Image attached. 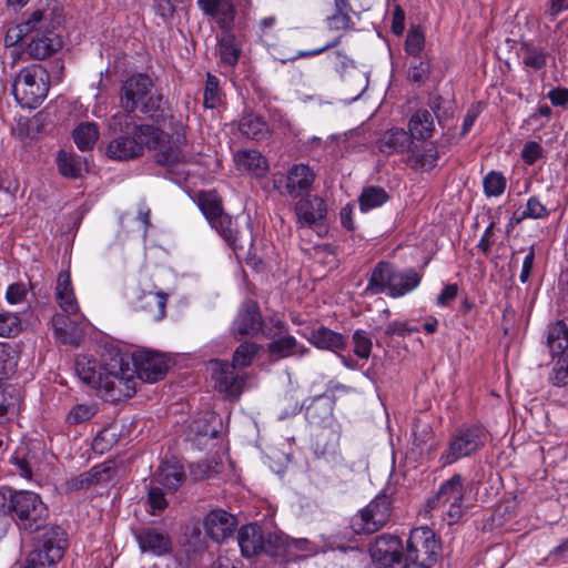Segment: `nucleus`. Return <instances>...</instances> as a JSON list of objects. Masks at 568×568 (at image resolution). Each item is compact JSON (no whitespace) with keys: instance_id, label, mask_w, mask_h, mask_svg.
Returning a JSON list of instances; mask_svg holds the SVG:
<instances>
[{"instance_id":"nucleus-1","label":"nucleus","mask_w":568,"mask_h":568,"mask_svg":"<svg viewBox=\"0 0 568 568\" xmlns=\"http://www.w3.org/2000/svg\"><path fill=\"white\" fill-rule=\"evenodd\" d=\"M114 372L120 374L111 384L113 402L130 398L135 393L136 378L146 383H155L162 379L169 368L164 354L150 349H138L131 356L116 354Z\"/></svg>"},{"instance_id":"nucleus-2","label":"nucleus","mask_w":568,"mask_h":568,"mask_svg":"<svg viewBox=\"0 0 568 568\" xmlns=\"http://www.w3.org/2000/svg\"><path fill=\"white\" fill-rule=\"evenodd\" d=\"M113 139L106 148V155L116 161H129L143 154L144 146L156 149L164 131L150 124H136L129 114L116 113L108 123Z\"/></svg>"},{"instance_id":"nucleus-3","label":"nucleus","mask_w":568,"mask_h":568,"mask_svg":"<svg viewBox=\"0 0 568 568\" xmlns=\"http://www.w3.org/2000/svg\"><path fill=\"white\" fill-rule=\"evenodd\" d=\"M120 105L124 110L122 114L131 116L136 110L156 124H164L166 120H173L169 115L168 103L159 90H154L152 79L144 73H135L129 77L120 89ZM121 114V112H119Z\"/></svg>"},{"instance_id":"nucleus-4","label":"nucleus","mask_w":568,"mask_h":568,"mask_svg":"<svg viewBox=\"0 0 568 568\" xmlns=\"http://www.w3.org/2000/svg\"><path fill=\"white\" fill-rule=\"evenodd\" d=\"M0 511L11 517L19 530L28 534L39 530H43L44 534L52 527L47 526L48 506L34 491L13 490L8 486H0Z\"/></svg>"},{"instance_id":"nucleus-5","label":"nucleus","mask_w":568,"mask_h":568,"mask_svg":"<svg viewBox=\"0 0 568 568\" xmlns=\"http://www.w3.org/2000/svg\"><path fill=\"white\" fill-rule=\"evenodd\" d=\"M170 122L175 138L172 143L163 144L166 136L164 133L160 146L155 149L159 150L155 154V161L166 168L172 181L182 183L187 180L189 171L185 165L192 162L193 155L183 150L186 143L184 125L180 121H174V119Z\"/></svg>"},{"instance_id":"nucleus-6","label":"nucleus","mask_w":568,"mask_h":568,"mask_svg":"<svg viewBox=\"0 0 568 568\" xmlns=\"http://www.w3.org/2000/svg\"><path fill=\"white\" fill-rule=\"evenodd\" d=\"M48 71L40 64L29 65L20 71L12 84V93L17 102L23 106L37 108L49 92Z\"/></svg>"},{"instance_id":"nucleus-7","label":"nucleus","mask_w":568,"mask_h":568,"mask_svg":"<svg viewBox=\"0 0 568 568\" xmlns=\"http://www.w3.org/2000/svg\"><path fill=\"white\" fill-rule=\"evenodd\" d=\"M67 537L64 530L58 526L42 534L41 539L32 551L29 552L23 564L16 568H55L64 555Z\"/></svg>"},{"instance_id":"nucleus-8","label":"nucleus","mask_w":568,"mask_h":568,"mask_svg":"<svg viewBox=\"0 0 568 568\" xmlns=\"http://www.w3.org/2000/svg\"><path fill=\"white\" fill-rule=\"evenodd\" d=\"M488 439L487 429L479 424L463 425L452 435L447 448L442 453L444 465L469 457L481 449Z\"/></svg>"},{"instance_id":"nucleus-9","label":"nucleus","mask_w":568,"mask_h":568,"mask_svg":"<svg viewBox=\"0 0 568 568\" xmlns=\"http://www.w3.org/2000/svg\"><path fill=\"white\" fill-rule=\"evenodd\" d=\"M392 511L393 506L390 497L384 493L379 494L352 518V529L357 535L374 534L386 526L392 516Z\"/></svg>"},{"instance_id":"nucleus-10","label":"nucleus","mask_w":568,"mask_h":568,"mask_svg":"<svg viewBox=\"0 0 568 568\" xmlns=\"http://www.w3.org/2000/svg\"><path fill=\"white\" fill-rule=\"evenodd\" d=\"M439 554L440 544L430 528L418 527L410 531L405 555L407 567L410 561L419 568H429L437 561Z\"/></svg>"},{"instance_id":"nucleus-11","label":"nucleus","mask_w":568,"mask_h":568,"mask_svg":"<svg viewBox=\"0 0 568 568\" xmlns=\"http://www.w3.org/2000/svg\"><path fill=\"white\" fill-rule=\"evenodd\" d=\"M116 363V355L105 363L103 366H98L93 361L85 358L78 359L75 363V369L79 378L95 388L99 394L106 400H112L111 384L115 381V377H120V374L113 368V364Z\"/></svg>"},{"instance_id":"nucleus-12","label":"nucleus","mask_w":568,"mask_h":568,"mask_svg":"<svg viewBox=\"0 0 568 568\" xmlns=\"http://www.w3.org/2000/svg\"><path fill=\"white\" fill-rule=\"evenodd\" d=\"M402 549V540L398 537L384 534L375 538L369 552L379 568H407V558Z\"/></svg>"},{"instance_id":"nucleus-13","label":"nucleus","mask_w":568,"mask_h":568,"mask_svg":"<svg viewBox=\"0 0 568 568\" xmlns=\"http://www.w3.org/2000/svg\"><path fill=\"white\" fill-rule=\"evenodd\" d=\"M263 318L257 302L246 300L240 307L232 324V335L236 339L254 337L263 331Z\"/></svg>"},{"instance_id":"nucleus-14","label":"nucleus","mask_w":568,"mask_h":568,"mask_svg":"<svg viewBox=\"0 0 568 568\" xmlns=\"http://www.w3.org/2000/svg\"><path fill=\"white\" fill-rule=\"evenodd\" d=\"M235 366L223 361L211 362V377L215 388L229 397H239L245 384L243 376L235 373Z\"/></svg>"},{"instance_id":"nucleus-15","label":"nucleus","mask_w":568,"mask_h":568,"mask_svg":"<svg viewBox=\"0 0 568 568\" xmlns=\"http://www.w3.org/2000/svg\"><path fill=\"white\" fill-rule=\"evenodd\" d=\"M210 225L223 237L235 253L244 251L246 246H251L253 243L251 231L247 229L240 230L236 222H234L232 216L227 213L220 215L212 221Z\"/></svg>"},{"instance_id":"nucleus-16","label":"nucleus","mask_w":568,"mask_h":568,"mask_svg":"<svg viewBox=\"0 0 568 568\" xmlns=\"http://www.w3.org/2000/svg\"><path fill=\"white\" fill-rule=\"evenodd\" d=\"M236 526V517L221 508L211 510L203 520L206 535L217 542H222L233 536Z\"/></svg>"},{"instance_id":"nucleus-17","label":"nucleus","mask_w":568,"mask_h":568,"mask_svg":"<svg viewBox=\"0 0 568 568\" xmlns=\"http://www.w3.org/2000/svg\"><path fill=\"white\" fill-rule=\"evenodd\" d=\"M27 21L32 31L55 33L54 31L64 21L63 9L52 0L44 7L34 10Z\"/></svg>"},{"instance_id":"nucleus-18","label":"nucleus","mask_w":568,"mask_h":568,"mask_svg":"<svg viewBox=\"0 0 568 568\" xmlns=\"http://www.w3.org/2000/svg\"><path fill=\"white\" fill-rule=\"evenodd\" d=\"M168 294L163 292H134L132 306L135 311L144 312L151 320L160 321L165 316Z\"/></svg>"},{"instance_id":"nucleus-19","label":"nucleus","mask_w":568,"mask_h":568,"mask_svg":"<svg viewBox=\"0 0 568 568\" xmlns=\"http://www.w3.org/2000/svg\"><path fill=\"white\" fill-rule=\"evenodd\" d=\"M134 537L142 552L160 556L169 552L171 549L170 536L163 530L144 527L135 530Z\"/></svg>"},{"instance_id":"nucleus-20","label":"nucleus","mask_w":568,"mask_h":568,"mask_svg":"<svg viewBox=\"0 0 568 568\" xmlns=\"http://www.w3.org/2000/svg\"><path fill=\"white\" fill-rule=\"evenodd\" d=\"M237 542L244 557H253L262 551L272 554L263 535V530L255 524L243 526L237 535Z\"/></svg>"},{"instance_id":"nucleus-21","label":"nucleus","mask_w":568,"mask_h":568,"mask_svg":"<svg viewBox=\"0 0 568 568\" xmlns=\"http://www.w3.org/2000/svg\"><path fill=\"white\" fill-rule=\"evenodd\" d=\"M315 180L313 170L303 163L293 165L286 176V192L292 197L307 194Z\"/></svg>"},{"instance_id":"nucleus-22","label":"nucleus","mask_w":568,"mask_h":568,"mask_svg":"<svg viewBox=\"0 0 568 568\" xmlns=\"http://www.w3.org/2000/svg\"><path fill=\"white\" fill-rule=\"evenodd\" d=\"M298 222L313 226L321 224L326 216V204L320 196L303 197L295 205Z\"/></svg>"},{"instance_id":"nucleus-23","label":"nucleus","mask_w":568,"mask_h":568,"mask_svg":"<svg viewBox=\"0 0 568 568\" xmlns=\"http://www.w3.org/2000/svg\"><path fill=\"white\" fill-rule=\"evenodd\" d=\"M114 473V468L104 463L100 465H95L90 470L84 471L70 480L67 481V489L69 491H78L82 489H87L94 484L105 483L111 480L112 475Z\"/></svg>"},{"instance_id":"nucleus-24","label":"nucleus","mask_w":568,"mask_h":568,"mask_svg":"<svg viewBox=\"0 0 568 568\" xmlns=\"http://www.w3.org/2000/svg\"><path fill=\"white\" fill-rule=\"evenodd\" d=\"M423 274L413 267L398 270L393 265L390 297L398 298L414 291L422 281Z\"/></svg>"},{"instance_id":"nucleus-25","label":"nucleus","mask_w":568,"mask_h":568,"mask_svg":"<svg viewBox=\"0 0 568 568\" xmlns=\"http://www.w3.org/2000/svg\"><path fill=\"white\" fill-rule=\"evenodd\" d=\"M200 9L212 17L224 30H230L235 16L234 6L230 0H197Z\"/></svg>"},{"instance_id":"nucleus-26","label":"nucleus","mask_w":568,"mask_h":568,"mask_svg":"<svg viewBox=\"0 0 568 568\" xmlns=\"http://www.w3.org/2000/svg\"><path fill=\"white\" fill-rule=\"evenodd\" d=\"M406 163L414 170L430 171L437 165L439 152L434 143L423 145L412 144Z\"/></svg>"},{"instance_id":"nucleus-27","label":"nucleus","mask_w":568,"mask_h":568,"mask_svg":"<svg viewBox=\"0 0 568 568\" xmlns=\"http://www.w3.org/2000/svg\"><path fill=\"white\" fill-rule=\"evenodd\" d=\"M377 149L387 155L394 153H404L413 144V138L409 131L393 128L387 130L376 142Z\"/></svg>"},{"instance_id":"nucleus-28","label":"nucleus","mask_w":568,"mask_h":568,"mask_svg":"<svg viewBox=\"0 0 568 568\" xmlns=\"http://www.w3.org/2000/svg\"><path fill=\"white\" fill-rule=\"evenodd\" d=\"M271 339L267 344V353L272 362L296 355L303 356L307 352L292 335L284 334Z\"/></svg>"},{"instance_id":"nucleus-29","label":"nucleus","mask_w":568,"mask_h":568,"mask_svg":"<svg viewBox=\"0 0 568 568\" xmlns=\"http://www.w3.org/2000/svg\"><path fill=\"white\" fill-rule=\"evenodd\" d=\"M28 44L27 52L36 60H43L55 53L62 45L61 38L57 33L34 31Z\"/></svg>"},{"instance_id":"nucleus-30","label":"nucleus","mask_w":568,"mask_h":568,"mask_svg":"<svg viewBox=\"0 0 568 568\" xmlns=\"http://www.w3.org/2000/svg\"><path fill=\"white\" fill-rule=\"evenodd\" d=\"M393 264L386 261L378 262L372 270L365 293L378 295L387 293L390 295Z\"/></svg>"},{"instance_id":"nucleus-31","label":"nucleus","mask_w":568,"mask_h":568,"mask_svg":"<svg viewBox=\"0 0 568 568\" xmlns=\"http://www.w3.org/2000/svg\"><path fill=\"white\" fill-rule=\"evenodd\" d=\"M185 480L183 467L178 463L163 462L154 474L153 481L168 491H175Z\"/></svg>"},{"instance_id":"nucleus-32","label":"nucleus","mask_w":568,"mask_h":568,"mask_svg":"<svg viewBox=\"0 0 568 568\" xmlns=\"http://www.w3.org/2000/svg\"><path fill=\"white\" fill-rule=\"evenodd\" d=\"M55 297L59 306L65 314H77L79 306L71 285L70 274L67 272L59 274L55 287Z\"/></svg>"},{"instance_id":"nucleus-33","label":"nucleus","mask_w":568,"mask_h":568,"mask_svg":"<svg viewBox=\"0 0 568 568\" xmlns=\"http://www.w3.org/2000/svg\"><path fill=\"white\" fill-rule=\"evenodd\" d=\"M434 129V114L426 109L417 110L408 123V131L413 139H428L433 135Z\"/></svg>"},{"instance_id":"nucleus-34","label":"nucleus","mask_w":568,"mask_h":568,"mask_svg":"<svg viewBox=\"0 0 568 568\" xmlns=\"http://www.w3.org/2000/svg\"><path fill=\"white\" fill-rule=\"evenodd\" d=\"M310 343L320 349L337 352L346 345L342 334L334 332L325 326L313 331L308 337Z\"/></svg>"},{"instance_id":"nucleus-35","label":"nucleus","mask_w":568,"mask_h":568,"mask_svg":"<svg viewBox=\"0 0 568 568\" xmlns=\"http://www.w3.org/2000/svg\"><path fill=\"white\" fill-rule=\"evenodd\" d=\"M51 322L55 336L63 344L77 345L79 343L81 334L77 324L69 316L54 314Z\"/></svg>"},{"instance_id":"nucleus-36","label":"nucleus","mask_w":568,"mask_h":568,"mask_svg":"<svg viewBox=\"0 0 568 568\" xmlns=\"http://www.w3.org/2000/svg\"><path fill=\"white\" fill-rule=\"evenodd\" d=\"M547 346L552 357L562 356L568 352V327L559 321L548 327Z\"/></svg>"},{"instance_id":"nucleus-37","label":"nucleus","mask_w":568,"mask_h":568,"mask_svg":"<svg viewBox=\"0 0 568 568\" xmlns=\"http://www.w3.org/2000/svg\"><path fill=\"white\" fill-rule=\"evenodd\" d=\"M463 481V477L459 474H455L440 485L437 494L428 500L427 506L432 509L445 506L455 494L465 489Z\"/></svg>"},{"instance_id":"nucleus-38","label":"nucleus","mask_w":568,"mask_h":568,"mask_svg":"<svg viewBox=\"0 0 568 568\" xmlns=\"http://www.w3.org/2000/svg\"><path fill=\"white\" fill-rule=\"evenodd\" d=\"M234 160L240 170L252 172L255 175H260L267 170L266 159L255 150L239 151Z\"/></svg>"},{"instance_id":"nucleus-39","label":"nucleus","mask_w":568,"mask_h":568,"mask_svg":"<svg viewBox=\"0 0 568 568\" xmlns=\"http://www.w3.org/2000/svg\"><path fill=\"white\" fill-rule=\"evenodd\" d=\"M197 205L209 223L225 213L222 197L216 191H201L197 194Z\"/></svg>"},{"instance_id":"nucleus-40","label":"nucleus","mask_w":568,"mask_h":568,"mask_svg":"<svg viewBox=\"0 0 568 568\" xmlns=\"http://www.w3.org/2000/svg\"><path fill=\"white\" fill-rule=\"evenodd\" d=\"M240 132L255 141L264 140L268 135L267 123L258 115L246 114L239 124Z\"/></svg>"},{"instance_id":"nucleus-41","label":"nucleus","mask_w":568,"mask_h":568,"mask_svg":"<svg viewBox=\"0 0 568 568\" xmlns=\"http://www.w3.org/2000/svg\"><path fill=\"white\" fill-rule=\"evenodd\" d=\"M99 135V128L94 122L80 123L72 133L74 143L81 151L92 150Z\"/></svg>"},{"instance_id":"nucleus-42","label":"nucleus","mask_w":568,"mask_h":568,"mask_svg":"<svg viewBox=\"0 0 568 568\" xmlns=\"http://www.w3.org/2000/svg\"><path fill=\"white\" fill-rule=\"evenodd\" d=\"M339 445V434L333 428H323L315 437L314 452L318 457L335 455Z\"/></svg>"},{"instance_id":"nucleus-43","label":"nucleus","mask_w":568,"mask_h":568,"mask_svg":"<svg viewBox=\"0 0 568 568\" xmlns=\"http://www.w3.org/2000/svg\"><path fill=\"white\" fill-rule=\"evenodd\" d=\"M389 200L388 193L384 187L377 185H369L363 189L358 204L362 212L376 209L385 204Z\"/></svg>"},{"instance_id":"nucleus-44","label":"nucleus","mask_w":568,"mask_h":568,"mask_svg":"<svg viewBox=\"0 0 568 568\" xmlns=\"http://www.w3.org/2000/svg\"><path fill=\"white\" fill-rule=\"evenodd\" d=\"M59 173L64 178L77 179L81 174V160L75 154L60 150L55 159Z\"/></svg>"},{"instance_id":"nucleus-45","label":"nucleus","mask_w":568,"mask_h":568,"mask_svg":"<svg viewBox=\"0 0 568 568\" xmlns=\"http://www.w3.org/2000/svg\"><path fill=\"white\" fill-rule=\"evenodd\" d=\"M219 50L221 61L229 65L234 67L240 58L241 49L236 43V39L231 33H225L219 41Z\"/></svg>"},{"instance_id":"nucleus-46","label":"nucleus","mask_w":568,"mask_h":568,"mask_svg":"<svg viewBox=\"0 0 568 568\" xmlns=\"http://www.w3.org/2000/svg\"><path fill=\"white\" fill-rule=\"evenodd\" d=\"M332 408L324 400V396H317L305 407V417L311 424H321L331 416Z\"/></svg>"},{"instance_id":"nucleus-47","label":"nucleus","mask_w":568,"mask_h":568,"mask_svg":"<svg viewBox=\"0 0 568 568\" xmlns=\"http://www.w3.org/2000/svg\"><path fill=\"white\" fill-rule=\"evenodd\" d=\"M260 348L261 345L254 342H244L240 344L233 354L232 365L241 368L250 366Z\"/></svg>"},{"instance_id":"nucleus-48","label":"nucleus","mask_w":568,"mask_h":568,"mask_svg":"<svg viewBox=\"0 0 568 568\" xmlns=\"http://www.w3.org/2000/svg\"><path fill=\"white\" fill-rule=\"evenodd\" d=\"M548 53L536 45L525 44L523 47V63L535 70H540L547 64Z\"/></svg>"},{"instance_id":"nucleus-49","label":"nucleus","mask_w":568,"mask_h":568,"mask_svg":"<svg viewBox=\"0 0 568 568\" xmlns=\"http://www.w3.org/2000/svg\"><path fill=\"white\" fill-rule=\"evenodd\" d=\"M17 367L16 352L8 343H0V379L13 374Z\"/></svg>"},{"instance_id":"nucleus-50","label":"nucleus","mask_w":568,"mask_h":568,"mask_svg":"<svg viewBox=\"0 0 568 568\" xmlns=\"http://www.w3.org/2000/svg\"><path fill=\"white\" fill-rule=\"evenodd\" d=\"M425 47V36L419 26H413L407 33L405 51L412 57L420 55Z\"/></svg>"},{"instance_id":"nucleus-51","label":"nucleus","mask_w":568,"mask_h":568,"mask_svg":"<svg viewBox=\"0 0 568 568\" xmlns=\"http://www.w3.org/2000/svg\"><path fill=\"white\" fill-rule=\"evenodd\" d=\"M506 184V178L496 171H490L483 181L484 192L487 196H499L504 193Z\"/></svg>"},{"instance_id":"nucleus-52","label":"nucleus","mask_w":568,"mask_h":568,"mask_svg":"<svg viewBox=\"0 0 568 568\" xmlns=\"http://www.w3.org/2000/svg\"><path fill=\"white\" fill-rule=\"evenodd\" d=\"M118 432L114 427L108 426L101 429L92 443V448L103 454L104 452L111 449V447L118 442Z\"/></svg>"},{"instance_id":"nucleus-53","label":"nucleus","mask_w":568,"mask_h":568,"mask_svg":"<svg viewBox=\"0 0 568 568\" xmlns=\"http://www.w3.org/2000/svg\"><path fill=\"white\" fill-rule=\"evenodd\" d=\"M97 414L94 405L78 404L74 405L67 415L65 422L71 425H80L90 420Z\"/></svg>"},{"instance_id":"nucleus-54","label":"nucleus","mask_w":568,"mask_h":568,"mask_svg":"<svg viewBox=\"0 0 568 568\" xmlns=\"http://www.w3.org/2000/svg\"><path fill=\"white\" fill-rule=\"evenodd\" d=\"M430 72V62L427 58L420 55L414 57L409 67V78L416 83H424Z\"/></svg>"},{"instance_id":"nucleus-55","label":"nucleus","mask_w":568,"mask_h":568,"mask_svg":"<svg viewBox=\"0 0 568 568\" xmlns=\"http://www.w3.org/2000/svg\"><path fill=\"white\" fill-rule=\"evenodd\" d=\"M21 321L13 313H0V336L12 337L20 333Z\"/></svg>"},{"instance_id":"nucleus-56","label":"nucleus","mask_w":568,"mask_h":568,"mask_svg":"<svg viewBox=\"0 0 568 568\" xmlns=\"http://www.w3.org/2000/svg\"><path fill=\"white\" fill-rule=\"evenodd\" d=\"M354 353L363 359H367L372 352V339L367 332L363 329H356L353 334Z\"/></svg>"},{"instance_id":"nucleus-57","label":"nucleus","mask_w":568,"mask_h":568,"mask_svg":"<svg viewBox=\"0 0 568 568\" xmlns=\"http://www.w3.org/2000/svg\"><path fill=\"white\" fill-rule=\"evenodd\" d=\"M204 106L214 109L220 103L219 80L215 75L207 73L204 89Z\"/></svg>"},{"instance_id":"nucleus-58","label":"nucleus","mask_w":568,"mask_h":568,"mask_svg":"<svg viewBox=\"0 0 568 568\" xmlns=\"http://www.w3.org/2000/svg\"><path fill=\"white\" fill-rule=\"evenodd\" d=\"M548 215L549 211L547 207L541 204L538 197L532 196L527 201L526 209L517 221L520 222L524 219H546Z\"/></svg>"},{"instance_id":"nucleus-59","label":"nucleus","mask_w":568,"mask_h":568,"mask_svg":"<svg viewBox=\"0 0 568 568\" xmlns=\"http://www.w3.org/2000/svg\"><path fill=\"white\" fill-rule=\"evenodd\" d=\"M464 495H465V489L458 494H455V496H453V498L449 501H447V504H446V505H448V509L446 510V514L448 517L449 525L457 523L463 517V515L465 513Z\"/></svg>"},{"instance_id":"nucleus-60","label":"nucleus","mask_w":568,"mask_h":568,"mask_svg":"<svg viewBox=\"0 0 568 568\" xmlns=\"http://www.w3.org/2000/svg\"><path fill=\"white\" fill-rule=\"evenodd\" d=\"M30 32H32V30L28 21L10 27L4 36V45L8 48L16 45Z\"/></svg>"},{"instance_id":"nucleus-61","label":"nucleus","mask_w":568,"mask_h":568,"mask_svg":"<svg viewBox=\"0 0 568 568\" xmlns=\"http://www.w3.org/2000/svg\"><path fill=\"white\" fill-rule=\"evenodd\" d=\"M550 381L556 386L568 385V352L559 358L556 366L552 369Z\"/></svg>"},{"instance_id":"nucleus-62","label":"nucleus","mask_w":568,"mask_h":568,"mask_svg":"<svg viewBox=\"0 0 568 568\" xmlns=\"http://www.w3.org/2000/svg\"><path fill=\"white\" fill-rule=\"evenodd\" d=\"M542 154V148L538 142L529 141L521 150V159L528 165L534 164Z\"/></svg>"},{"instance_id":"nucleus-63","label":"nucleus","mask_w":568,"mask_h":568,"mask_svg":"<svg viewBox=\"0 0 568 568\" xmlns=\"http://www.w3.org/2000/svg\"><path fill=\"white\" fill-rule=\"evenodd\" d=\"M418 331H419V328L417 326H409V324L406 322L395 321V322H390L387 325V327L385 329V335H387V336H394V335L406 336V335H410L412 333H415Z\"/></svg>"},{"instance_id":"nucleus-64","label":"nucleus","mask_w":568,"mask_h":568,"mask_svg":"<svg viewBox=\"0 0 568 568\" xmlns=\"http://www.w3.org/2000/svg\"><path fill=\"white\" fill-rule=\"evenodd\" d=\"M148 500L153 509V513L155 510H163L168 506V501L164 497V493L160 487H150L148 491Z\"/></svg>"}]
</instances>
